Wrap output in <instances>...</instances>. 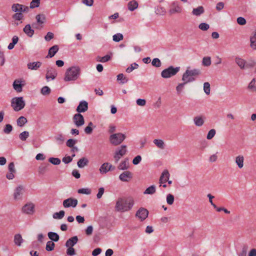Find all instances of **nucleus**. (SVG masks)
Segmentation results:
<instances>
[{"instance_id":"f257e3e1","label":"nucleus","mask_w":256,"mask_h":256,"mask_svg":"<svg viewBox=\"0 0 256 256\" xmlns=\"http://www.w3.org/2000/svg\"><path fill=\"white\" fill-rule=\"evenodd\" d=\"M134 203V198L132 197L120 198L116 202L115 209L118 212H128L132 209Z\"/></svg>"},{"instance_id":"f03ea898","label":"nucleus","mask_w":256,"mask_h":256,"mask_svg":"<svg viewBox=\"0 0 256 256\" xmlns=\"http://www.w3.org/2000/svg\"><path fill=\"white\" fill-rule=\"evenodd\" d=\"M80 72L79 66H74L67 69L64 78L66 82L74 81L78 79Z\"/></svg>"},{"instance_id":"7ed1b4c3","label":"nucleus","mask_w":256,"mask_h":256,"mask_svg":"<svg viewBox=\"0 0 256 256\" xmlns=\"http://www.w3.org/2000/svg\"><path fill=\"white\" fill-rule=\"evenodd\" d=\"M200 70L198 69L189 70L188 68L184 73L182 76V80H186V82H190L195 80L194 76H197L200 74Z\"/></svg>"},{"instance_id":"20e7f679","label":"nucleus","mask_w":256,"mask_h":256,"mask_svg":"<svg viewBox=\"0 0 256 256\" xmlns=\"http://www.w3.org/2000/svg\"><path fill=\"white\" fill-rule=\"evenodd\" d=\"M180 67L174 68L173 66H170L161 72V76L164 78H170L175 76L180 71Z\"/></svg>"},{"instance_id":"39448f33","label":"nucleus","mask_w":256,"mask_h":256,"mask_svg":"<svg viewBox=\"0 0 256 256\" xmlns=\"http://www.w3.org/2000/svg\"><path fill=\"white\" fill-rule=\"evenodd\" d=\"M126 138V136L122 133L112 134L109 138L110 144L114 146L120 144Z\"/></svg>"},{"instance_id":"423d86ee","label":"nucleus","mask_w":256,"mask_h":256,"mask_svg":"<svg viewBox=\"0 0 256 256\" xmlns=\"http://www.w3.org/2000/svg\"><path fill=\"white\" fill-rule=\"evenodd\" d=\"M24 106L25 102L22 97L14 98L12 100L11 106L15 111L20 110L24 108Z\"/></svg>"},{"instance_id":"0eeeda50","label":"nucleus","mask_w":256,"mask_h":256,"mask_svg":"<svg viewBox=\"0 0 256 256\" xmlns=\"http://www.w3.org/2000/svg\"><path fill=\"white\" fill-rule=\"evenodd\" d=\"M127 152L126 146V145H122L120 148H118L114 154V159L115 162L117 163L120 158L126 154Z\"/></svg>"},{"instance_id":"6e6552de","label":"nucleus","mask_w":256,"mask_h":256,"mask_svg":"<svg viewBox=\"0 0 256 256\" xmlns=\"http://www.w3.org/2000/svg\"><path fill=\"white\" fill-rule=\"evenodd\" d=\"M25 80L22 79H16L13 83V88L14 90L18 92L22 90V87L25 85Z\"/></svg>"},{"instance_id":"1a4fd4ad","label":"nucleus","mask_w":256,"mask_h":256,"mask_svg":"<svg viewBox=\"0 0 256 256\" xmlns=\"http://www.w3.org/2000/svg\"><path fill=\"white\" fill-rule=\"evenodd\" d=\"M148 214V210L144 208H140L136 214V216L138 217L141 221L144 220Z\"/></svg>"},{"instance_id":"9d476101","label":"nucleus","mask_w":256,"mask_h":256,"mask_svg":"<svg viewBox=\"0 0 256 256\" xmlns=\"http://www.w3.org/2000/svg\"><path fill=\"white\" fill-rule=\"evenodd\" d=\"M78 204V200L76 198H70L63 201V206L65 208L72 207L75 208Z\"/></svg>"},{"instance_id":"9b49d317","label":"nucleus","mask_w":256,"mask_h":256,"mask_svg":"<svg viewBox=\"0 0 256 256\" xmlns=\"http://www.w3.org/2000/svg\"><path fill=\"white\" fill-rule=\"evenodd\" d=\"M8 172L6 174V178L8 180H12L14 178L16 170L14 162H11L8 166Z\"/></svg>"},{"instance_id":"f8f14e48","label":"nucleus","mask_w":256,"mask_h":256,"mask_svg":"<svg viewBox=\"0 0 256 256\" xmlns=\"http://www.w3.org/2000/svg\"><path fill=\"white\" fill-rule=\"evenodd\" d=\"M133 177L132 173L130 171L126 170L122 173L120 176V180L124 182H128L130 181Z\"/></svg>"},{"instance_id":"ddd939ff","label":"nucleus","mask_w":256,"mask_h":256,"mask_svg":"<svg viewBox=\"0 0 256 256\" xmlns=\"http://www.w3.org/2000/svg\"><path fill=\"white\" fill-rule=\"evenodd\" d=\"M57 76V72L56 69L54 68H48L46 70V78L47 80L51 78L54 80Z\"/></svg>"},{"instance_id":"4468645a","label":"nucleus","mask_w":256,"mask_h":256,"mask_svg":"<svg viewBox=\"0 0 256 256\" xmlns=\"http://www.w3.org/2000/svg\"><path fill=\"white\" fill-rule=\"evenodd\" d=\"M74 122L77 126H80L84 124V118L80 113L74 114L73 118Z\"/></svg>"},{"instance_id":"2eb2a0df","label":"nucleus","mask_w":256,"mask_h":256,"mask_svg":"<svg viewBox=\"0 0 256 256\" xmlns=\"http://www.w3.org/2000/svg\"><path fill=\"white\" fill-rule=\"evenodd\" d=\"M182 11V8L176 2H174L170 5L168 12L172 15L175 13H180Z\"/></svg>"},{"instance_id":"dca6fc26","label":"nucleus","mask_w":256,"mask_h":256,"mask_svg":"<svg viewBox=\"0 0 256 256\" xmlns=\"http://www.w3.org/2000/svg\"><path fill=\"white\" fill-rule=\"evenodd\" d=\"M24 187L22 186H18L14 190V200H20L24 193Z\"/></svg>"},{"instance_id":"f3484780","label":"nucleus","mask_w":256,"mask_h":256,"mask_svg":"<svg viewBox=\"0 0 256 256\" xmlns=\"http://www.w3.org/2000/svg\"><path fill=\"white\" fill-rule=\"evenodd\" d=\"M36 18L37 22L38 24V26H36V28H41L43 27L42 24L44 23L46 20V18L44 14H38L36 16Z\"/></svg>"},{"instance_id":"a211bd4d","label":"nucleus","mask_w":256,"mask_h":256,"mask_svg":"<svg viewBox=\"0 0 256 256\" xmlns=\"http://www.w3.org/2000/svg\"><path fill=\"white\" fill-rule=\"evenodd\" d=\"M169 177L170 174L168 170H164L162 172L159 180V183L160 184V186H161L162 184H165L167 181H168Z\"/></svg>"},{"instance_id":"6ab92c4d","label":"nucleus","mask_w":256,"mask_h":256,"mask_svg":"<svg viewBox=\"0 0 256 256\" xmlns=\"http://www.w3.org/2000/svg\"><path fill=\"white\" fill-rule=\"evenodd\" d=\"M34 204H25L22 208V210L24 212L27 214H32L34 212Z\"/></svg>"},{"instance_id":"aec40b11","label":"nucleus","mask_w":256,"mask_h":256,"mask_svg":"<svg viewBox=\"0 0 256 256\" xmlns=\"http://www.w3.org/2000/svg\"><path fill=\"white\" fill-rule=\"evenodd\" d=\"M88 103L86 101L81 102L76 108V112H85L88 110Z\"/></svg>"},{"instance_id":"412c9836","label":"nucleus","mask_w":256,"mask_h":256,"mask_svg":"<svg viewBox=\"0 0 256 256\" xmlns=\"http://www.w3.org/2000/svg\"><path fill=\"white\" fill-rule=\"evenodd\" d=\"M59 50L58 46V45H54L50 48L48 50V56H46L48 58H52L53 57L55 54L58 52Z\"/></svg>"},{"instance_id":"4be33fe9","label":"nucleus","mask_w":256,"mask_h":256,"mask_svg":"<svg viewBox=\"0 0 256 256\" xmlns=\"http://www.w3.org/2000/svg\"><path fill=\"white\" fill-rule=\"evenodd\" d=\"M78 241V238L76 236H74L69 238L66 243V247H72L76 244Z\"/></svg>"},{"instance_id":"5701e85b","label":"nucleus","mask_w":256,"mask_h":256,"mask_svg":"<svg viewBox=\"0 0 256 256\" xmlns=\"http://www.w3.org/2000/svg\"><path fill=\"white\" fill-rule=\"evenodd\" d=\"M42 66L40 62H29L27 64L28 68L31 70H36Z\"/></svg>"},{"instance_id":"b1692460","label":"nucleus","mask_w":256,"mask_h":256,"mask_svg":"<svg viewBox=\"0 0 256 256\" xmlns=\"http://www.w3.org/2000/svg\"><path fill=\"white\" fill-rule=\"evenodd\" d=\"M14 244L17 246H20L24 242V240L22 238L21 234H15L14 236Z\"/></svg>"},{"instance_id":"393cba45","label":"nucleus","mask_w":256,"mask_h":256,"mask_svg":"<svg viewBox=\"0 0 256 256\" xmlns=\"http://www.w3.org/2000/svg\"><path fill=\"white\" fill-rule=\"evenodd\" d=\"M24 32L30 37H32L34 34V30L31 28L29 24H26L24 28Z\"/></svg>"},{"instance_id":"a878e982","label":"nucleus","mask_w":256,"mask_h":256,"mask_svg":"<svg viewBox=\"0 0 256 256\" xmlns=\"http://www.w3.org/2000/svg\"><path fill=\"white\" fill-rule=\"evenodd\" d=\"M204 12V8L202 6H199L197 8L193 9L192 14L196 16H199L202 14Z\"/></svg>"},{"instance_id":"bb28decb","label":"nucleus","mask_w":256,"mask_h":256,"mask_svg":"<svg viewBox=\"0 0 256 256\" xmlns=\"http://www.w3.org/2000/svg\"><path fill=\"white\" fill-rule=\"evenodd\" d=\"M138 2L136 1L132 0L128 3V8L130 10L133 11L138 8Z\"/></svg>"},{"instance_id":"cd10ccee","label":"nucleus","mask_w":256,"mask_h":256,"mask_svg":"<svg viewBox=\"0 0 256 256\" xmlns=\"http://www.w3.org/2000/svg\"><path fill=\"white\" fill-rule=\"evenodd\" d=\"M244 158L242 156H238L236 158V162L238 166V168H241L244 166Z\"/></svg>"},{"instance_id":"c85d7f7f","label":"nucleus","mask_w":256,"mask_h":256,"mask_svg":"<svg viewBox=\"0 0 256 256\" xmlns=\"http://www.w3.org/2000/svg\"><path fill=\"white\" fill-rule=\"evenodd\" d=\"M24 5L19 4H14L12 6V10L16 12H22Z\"/></svg>"},{"instance_id":"c756f323","label":"nucleus","mask_w":256,"mask_h":256,"mask_svg":"<svg viewBox=\"0 0 256 256\" xmlns=\"http://www.w3.org/2000/svg\"><path fill=\"white\" fill-rule=\"evenodd\" d=\"M88 160L86 158H82L78 162V166L80 168H82L88 164Z\"/></svg>"},{"instance_id":"7c9ffc66","label":"nucleus","mask_w":256,"mask_h":256,"mask_svg":"<svg viewBox=\"0 0 256 256\" xmlns=\"http://www.w3.org/2000/svg\"><path fill=\"white\" fill-rule=\"evenodd\" d=\"M128 160L122 161L118 166V168L120 170H127L128 168Z\"/></svg>"},{"instance_id":"2f4dec72","label":"nucleus","mask_w":256,"mask_h":256,"mask_svg":"<svg viewBox=\"0 0 256 256\" xmlns=\"http://www.w3.org/2000/svg\"><path fill=\"white\" fill-rule=\"evenodd\" d=\"M235 61L241 69H244L245 68L246 61L244 60L239 58H236Z\"/></svg>"},{"instance_id":"473e14b6","label":"nucleus","mask_w":256,"mask_h":256,"mask_svg":"<svg viewBox=\"0 0 256 256\" xmlns=\"http://www.w3.org/2000/svg\"><path fill=\"white\" fill-rule=\"evenodd\" d=\"M153 142L158 148L162 150L164 149V143L162 140L160 139H154Z\"/></svg>"},{"instance_id":"72a5a7b5","label":"nucleus","mask_w":256,"mask_h":256,"mask_svg":"<svg viewBox=\"0 0 256 256\" xmlns=\"http://www.w3.org/2000/svg\"><path fill=\"white\" fill-rule=\"evenodd\" d=\"M100 171L101 174H106L110 171L108 168V163L106 162L103 164L100 168Z\"/></svg>"},{"instance_id":"f704fd0d","label":"nucleus","mask_w":256,"mask_h":256,"mask_svg":"<svg viewBox=\"0 0 256 256\" xmlns=\"http://www.w3.org/2000/svg\"><path fill=\"white\" fill-rule=\"evenodd\" d=\"M48 236L52 240L58 242L59 240V236L56 232H49L48 233Z\"/></svg>"},{"instance_id":"c9c22d12","label":"nucleus","mask_w":256,"mask_h":256,"mask_svg":"<svg viewBox=\"0 0 256 256\" xmlns=\"http://www.w3.org/2000/svg\"><path fill=\"white\" fill-rule=\"evenodd\" d=\"M194 122L196 126H202L204 122V118L202 116H196L194 118Z\"/></svg>"},{"instance_id":"e433bc0d","label":"nucleus","mask_w":256,"mask_h":256,"mask_svg":"<svg viewBox=\"0 0 256 256\" xmlns=\"http://www.w3.org/2000/svg\"><path fill=\"white\" fill-rule=\"evenodd\" d=\"M156 186L154 185H152L148 188L144 192V194H152L156 192Z\"/></svg>"},{"instance_id":"4c0bfd02","label":"nucleus","mask_w":256,"mask_h":256,"mask_svg":"<svg viewBox=\"0 0 256 256\" xmlns=\"http://www.w3.org/2000/svg\"><path fill=\"white\" fill-rule=\"evenodd\" d=\"M250 46L253 50H256V32L250 37Z\"/></svg>"},{"instance_id":"58836bf2","label":"nucleus","mask_w":256,"mask_h":256,"mask_svg":"<svg viewBox=\"0 0 256 256\" xmlns=\"http://www.w3.org/2000/svg\"><path fill=\"white\" fill-rule=\"evenodd\" d=\"M256 79L254 78L248 86V88L252 92H256Z\"/></svg>"},{"instance_id":"ea45409f","label":"nucleus","mask_w":256,"mask_h":256,"mask_svg":"<svg viewBox=\"0 0 256 256\" xmlns=\"http://www.w3.org/2000/svg\"><path fill=\"white\" fill-rule=\"evenodd\" d=\"M117 80H120L122 84L126 83L128 82V78L126 77L123 74H120L117 76Z\"/></svg>"},{"instance_id":"a19ab883","label":"nucleus","mask_w":256,"mask_h":256,"mask_svg":"<svg viewBox=\"0 0 256 256\" xmlns=\"http://www.w3.org/2000/svg\"><path fill=\"white\" fill-rule=\"evenodd\" d=\"M65 212L64 210H60L58 212H55L53 214V218L55 219H62L64 218Z\"/></svg>"},{"instance_id":"79ce46f5","label":"nucleus","mask_w":256,"mask_h":256,"mask_svg":"<svg viewBox=\"0 0 256 256\" xmlns=\"http://www.w3.org/2000/svg\"><path fill=\"white\" fill-rule=\"evenodd\" d=\"M26 122V118L24 116H20L17 120V124L20 126H22Z\"/></svg>"},{"instance_id":"37998d69","label":"nucleus","mask_w":256,"mask_h":256,"mask_svg":"<svg viewBox=\"0 0 256 256\" xmlns=\"http://www.w3.org/2000/svg\"><path fill=\"white\" fill-rule=\"evenodd\" d=\"M202 65L206 66H208L211 64V58L209 56L204 57L202 61Z\"/></svg>"},{"instance_id":"c03bdc74","label":"nucleus","mask_w":256,"mask_h":256,"mask_svg":"<svg viewBox=\"0 0 256 256\" xmlns=\"http://www.w3.org/2000/svg\"><path fill=\"white\" fill-rule=\"evenodd\" d=\"M183 81H184V82L182 83H180V84H178V86L176 88V91H177V92L178 94H180L184 86L186 84L188 83V82H186V80H183Z\"/></svg>"},{"instance_id":"a18cd8bd","label":"nucleus","mask_w":256,"mask_h":256,"mask_svg":"<svg viewBox=\"0 0 256 256\" xmlns=\"http://www.w3.org/2000/svg\"><path fill=\"white\" fill-rule=\"evenodd\" d=\"M152 64L156 68H159L162 66V62L158 58H154L152 60Z\"/></svg>"},{"instance_id":"49530a36","label":"nucleus","mask_w":256,"mask_h":256,"mask_svg":"<svg viewBox=\"0 0 256 256\" xmlns=\"http://www.w3.org/2000/svg\"><path fill=\"white\" fill-rule=\"evenodd\" d=\"M112 38L114 41L118 42L123 40L124 36L122 34L118 33L114 35Z\"/></svg>"},{"instance_id":"de8ad7c7","label":"nucleus","mask_w":256,"mask_h":256,"mask_svg":"<svg viewBox=\"0 0 256 256\" xmlns=\"http://www.w3.org/2000/svg\"><path fill=\"white\" fill-rule=\"evenodd\" d=\"M54 244L52 241H48L46 243V250L48 251H52L54 249Z\"/></svg>"},{"instance_id":"09e8293b","label":"nucleus","mask_w":256,"mask_h":256,"mask_svg":"<svg viewBox=\"0 0 256 256\" xmlns=\"http://www.w3.org/2000/svg\"><path fill=\"white\" fill-rule=\"evenodd\" d=\"M29 136V132L26 131L23 132L19 135V138L22 141H24Z\"/></svg>"},{"instance_id":"8fccbe9b","label":"nucleus","mask_w":256,"mask_h":256,"mask_svg":"<svg viewBox=\"0 0 256 256\" xmlns=\"http://www.w3.org/2000/svg\"><path fill=\"white\" fill-rule=\"evenodd\" d=\"M12 18L15 20H20L23 19L24 15L22 12H18L12 16Z\"/></svg>"},{"instance_id":"3c124183","label":"nucleus","mask_w":256,"mask_h":256,"mask_svg":"<svg viewBox=\"0 0 256 256\" xmlns=\"http://www.w3.org/2000/svg\"><path fill=\"white\" fill-rule=\"evenodd\" d=\"M40 0H32L30 4V8H34L40 6Z\"/></svg>"},{"instance_id":"603ef678","label":"nucleus","mask_w":256,"mask_h":256,"mask_svg":"<svg viewBox=\"0 0 256 256\" xmlns=\"http://www.w3.org/2000/svg\"><path fill=\"white\" fill-rule=\"evenodd\" d=\"M204 90L205 93L208 95L210 93V84L208 82H206L204 84Z\"/></svg>"},{"instance_id":"864d4df0","label":"nucleus","mask_w":256,"mask_h":256,"mask_svg":"<svg viewBox=\"0 0 256 256\" xmlns=\"http://www.w3.org/2000/svg\"><path fill=\"white\" fill-rule=\"evenodd\" d=\"M77 142V140L74 139H69L66 142V145L69 148H72Z\"/></svg>"},{"instance_id":"5fc2aeb1","label":"nucleus","mask_w":256,"mask_h":256,"mask_svg":"<svg viewBox=\"0 0 256 256\" xmlns=\"http://www.w3.org/2000/svg\"><path fill=\"white\" fill-rule=\"evenodd\" d=\"M166 202L170 205L173 204L174 202V196L172 194H168L166 196Z\"/></svg>"},{"instance_id":"6e6d98bb","label":"nucleus","mask_w":256,"mask_h":256,"mask_svg":"<svg viewBox=\"0 0 256 256\" xmlns=\"http://www.w3.org/2000/svg\"><path fill=\"white\" fill-rule=\"evenodd\" d=\"M55 139L59 144H62L64 140V137L62 134H60L55 137Z\"/></svg>"},{"instance_id":"4d7b16f0","label":"nucleus","mask_w":256,"mask_h":256,"mask_svg":"<svg viewBox=\"0 0 256 256\" xmlns=\"http://www.w3.org/2000/svg\"><path fill=\"white\" fill-rule=\"evenodd\" d=\"M48 161L54 165H58L60 163V160L58 158H50Z\"/></svg>"},{"instance_id":"13d9d810","label":"nucleus","mask_w":256,"mask_h":256,"mask_svg":"<svg viewBox=\"0 0 256 256\" xmlns=\"http://www.w3.org/2000/svg\"><path fill=\"white\" fill-rule=\"evenodd\" d=\"M50 92V89L47 86H44L41 90V93L43 95H48Z\"/></svg>"},{"instance_id":"bf43d9fd","label":"nucleus","mask_w":256,"mask_h":256,"mask_svg":"<svg viewBox=\"0 0 256 256\" xmlns=\"http://www.w3.org/2000/svg\"><path fill=\"white\" fill-rule=\"evenodd\" d=\"M12 130V126L10 124H6L4 129V132L5 134H8Z\"/></svg>"},{"instance_id":"052dcab7","label":"nucleus","mask_w":256,"mask_h":256,"mask_svg":"<svg viewBox=\"0 0 256 256\" xmlns=\"http://www.w3.org/2000/svg\"><path fill=\"white\" fill-rule=\"evenodd\" d=\"M210 28L209 25L208 24L202 22L199 24L198 28L202 30H207Z\"/></svg>"},{"instance_id":"680f3d73","label":"nucleus","mask_w":256,"mask_h":256,"mask_svg":"<svg viewBox=\"0 0 256 256\" xmlns=\"http://www.w3.org/2000/svg\"><path fill=\"white\" fill-rule=\"evenodd\" d=\"M138 64L136 63H134L132 64H131L130 66V67H128L126 69V72L128 73H130V72H132L134 70L136 69V68H137L138 67Z\"/></svg>"},{"instance_id":"e2e57ef3","label":"nucleus","mask_w":256,"mask_h":256,"mask_svg":"<svg viewBox=\"0 0 256 256\" xmlns=\"http://www.w3.org/2000/svg\"><path fill=\"white\" fill-rule=\"evenodd\" d=\"M216 134V130L214 129L210 130L206 136V138L208 140H211Z\"/></svg>"},{"instance_id":"0e129e2a","label":"nucleus","mask_w":256,"mask_h":256,"mask_svg":"<svg viewBox=\"0 0 256 256\" xmlns=\"http://www.w3.org/2000/svg\"><path fill=\"white\" fill-rule=\"evenodd\" d=\"M78 193L90 194L91 193V190L89 188H80L78 190Z\"/></svg>"},{"instance_id":"69168bd1","label":"nucleus","mask_w":256,"mask_h":256,"mask_svg":"<svg viewBox=\"0 0 256 256\" xmlns=\"http://www.w3.org/2000/svg\"><path fill=\"white\" fill-rule=\"evenodd\" d=\"M110 58L111 56L110 55L106 54V56L102 57V58H100V60H98V62H105L110 60Z\"/></svg>"},{"instance_id":"338daca9","label":"nucleus","mask_w":256,"mask_h":256,"mask_svg":"<svg viewBox=\"0 0 256 256\" xmlns=\"http://www.w3.org/2000/svg\"><path fill=\"white\" fill-rule=\"evenodd\" d=\"M66 250V254L68 256H73L75 254L76 252L74 249L72 247H68Z\"/></svg>"},{"instance_id":"774afa93","label":"nucleus","mask_w":256,"mask_h":256,"mask_svg":"<svg viewBox=\"0 0 256 256\" xmlns=\"http://www.w3.org/2000/svg\"><path fill=\"white\" fill-rule=\"evenodd\" d=\"M142 160V157L140 156H136L132 160V163L134 165L138 164Z\"/></svg>"}]
</instances>
